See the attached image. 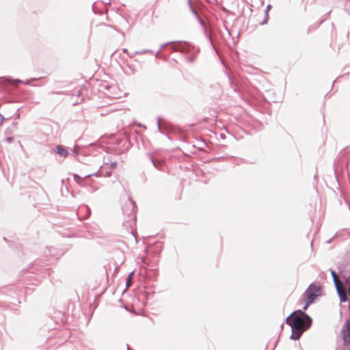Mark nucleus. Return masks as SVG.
<instances>
[{
    "label": "nucleus",
    "mask_w": 350,
    "mask_h": 350,
    "mask_svg": "<svg viewBox=\"0 0 350 350\" xmlns=\"http://www.w3.org/2000/svg\"><path fill=\"white\" fill-rule=\"evenodd\" d=\"M188 3L189 5V7H190V9H191L192 13H193L196 16L198 17L197 12L196 11V10L192 6L191 0H188Z\"/></svg>",
    "instance_id": "obj_10"
},
{
    "label": "nucleus",
    "mask_w": 350,
    "mask_h": 350,
    "mask_svg": "<svg viewBox=\"0 0 350 350\" xmlns=\"http://www.w3.org/2000/svg\"><path fill=\"white\" fill-rule=\"evenodd\" d=\"M187 59L190 62H192L193 61V57H189Z\"/></svg>",
    "instance_id": "obj_18"
},
{
    "label": "nucleus",
    "mask_w": 350,
    "mask_h": 350,
    "mask_svg": "<svg viewBox=\"0 0 350 350\" xmlns=\"http://www.w3.org/2000/svg\"><path fill=\"white\" fill-rule=\"evenodd\" d=\"M286 322L291 327V339L298 340L303 332L310 326L312 319L306 313L299 310L297 312H294L288 316Z\"/></svg>",
    "instance_id": "obj_1"
},
{
    "label": "nucleus",
    "mask_w": 350,
    "mask_h": 350,
    "mask_svg": "<svg viewBox=\"0 0 350 350\" xmlns=\"http://www.w3.org/2000/svg\"><path fill=\"white\" fill-rule=\"evenodd\" d=\"M133 273V272H131V273L129 274V277H128V278H127V281H126V286H130L131 285V277H132Z\"/></svg>",
    "instance_id": "obj_11"
},
{
    "label": "nucleus",
    "mask_w": 350,
    "mask_h": 350,
    "mask_svg": "<svg viewBox=\"0 0 350 350\" xmlns=\"http://www.w3.org/2000/svg\"><path fill=\"white\" fill-rule=\"evenodd\" d=\"M304 295L306 297V301L303 309L306 310L309 305L314 301L315 298L321 295L320 286L310 284L305 291Z\"/></svg>",
    "instance_id": "obj_2"
},
{
    "label": "nucleus",
    "mask_w": 350,
    "mask_h": 350,
    "mask_svg": "<svg viewBox=\"0 0 350 350\" xmlns=\"http://www.w3.org/2000/svg\"><path fill=\"white\" fill-rule=\"evenodd\" d=\"M122 211L124 214L135 219L136 210L135 202L131 199H128L127 202L122 206Z\"/></svg>",
    "instance_id": "obj_5"
},
{
    "label": "nucleus",
    "mask_w": 350,
    "mask_h": 350,
    "mask_svg": "<svg viewBox=\"0 0 350 350\" xmlns=\"http://www.w3.org/2000/svg\"><path fill=\"white\" fill-rule=\"evenodd\" d=\"M342 337L345 344H350V320L347 323L346 329L342 331Z\"/></svg>",
    "instance_id": "obj_6"
},
{
    "label": "nucleus",
    "mask_w": 350,
    "mask_h": 350,
    "mask_svg": "<svg viewBox=\"0 0 350 350\" xmlns=\"http://www.w3.org/2000/svg\"><path fill=\"white\" fill-rule=\"evenodd\" d=\"M127 52V50L126 49H123V53H126Z\"/></svg>",
    "instance_id": "obj_21"
},
{
    "label": "nucleus",
    "mask_w": 350,
    "mask_h": 350,
    "mask_svg": "<svg viewBox=\"0 0 350 350\" xmlns=\"http://www.w3.org/2000/svg\"><path fill=\"white\" fill-rule=\"evenodd\" d=\"M346 283L349 284L348 293L350 295V276L346 280Z\"/></svg>",
    "instance_id": "obj_13"
},
{
    "label": "nucleus",
    "mask_w": 350,
    "mask_h": 350,
    "mask_svg": "<svg viewBox=\"0 0 350 350\" xmlns=\"http://www.w3.org/2000/svg\"><path fill=\"white\" fill-rule=\"evenodd\" d=\"M151 161H152V163H153L154 166L155 167L158 168V166H157V163H155L154 160L152 158L151 159Z\"/></svg>",
    "instance_id": "obj_17"
},
{
    "label": "nucleus",
    "mask_w": 350,
    "mask_h": 350,
    "mask_svg": "<svg viewBox=\"0 0 350 350\" xmlns=\"http://www.w3.org/2000/svg\"><path fill=\"white\" fill-rule=\"evenodd\" d=\"M6 139L8 142H10L12 139V137H8Z\"/></svg>",
    "instance_id": "obj_19"
},
{
    "label": "nucleus",
    "mask_w": 350,
    "mask_h": 350,
    "mask_svg": "<svg viewBox=\"0 0 350 350\" xmlns=\"http://www.w3.org/2000/svg\"><path fill=\"white\" fill-rule=\"evenodd\" d=\"M57 153L62 157H66L68 154V152L67 149L62 146H57Z\"/></svg>",
    "instance_id": "obj_7"
},
{
    "label": "nucleus",
    "mask_w": 350,
    "mask_h": 350,
    "mask_svg": "<svg viewBox=\"0 0 350 350\" xmlns=\"http://www.w3.org/2000/svg\"><path fill=\"white\" fill-rule=\"evenodd\" d=\"M110 166H111V169H114L117 166V163L116 162H112V163H110Z\"/></svg>",
    "instance_id": "obj_14"
},
{
    "label": "nucleus",
    "mask_w": 350,
    "mask_h": 350,
    "mask_svg": "<svg viewBox=\"0 0 350 350\" xmlns=\"http://www.w3.org/2000/svg\"><path fill=\"white\" fill-rule=\"evenodd\" d=\"M146 53H152V51L149 50V49H145V50H143L142 51H136V52H135L134 54H144Z\"/></svg>",
    "instance_id": "obj_12"
},
{
    "label": "nucleus",
    "mask_w": 350,
    "mask_h": 350,
    "mask_svg": "<svg viewBox=\"0 0 350 350\" xmlns=\"http://www.w3.org/2000/svg\"><path fill=\"white\" fill-rule=\"evenodd\" d=\"M157 127L159 131H161V120L160 118L158 119L157 121Z\"/></svg>",
    "instance_id": "obj_15"
},
{
    "label": "nucleus",
    "mask_w": 350,
    "mask_h": 350,
    "mask_svg": "<svg viewBox=\"0 0 350 350\" xmlns=\"http://www.w3.org/2000/svg\"><path fill=\"white\" fill-rule=\"evenodd\" d=\"M270 7H271V5H268L267 7V10H268L270 8Z\"/></svg>",
    "instance_id": "obj_20"
},
{
    "label": "nucleus",
    "mask_w": 350,
    "mask_h": 350,
    "mask_svg": "<svg viewBox=\"0 0 350 350\" xmlns=\"http://www.w3.org/2000/svg\"><path fill=\"white\" fill-rule=\"evenodd\" d=\"M172 43H175V41H172V42H167V43H165V44H161V47H160V50L156 53L155 56L157 57L159 54V53L160 52V51L163 49L164 47H165L166 46L169 45V44H171Z\"/></svg>",
    "instance_id": "obj_9"
},
{
    "label": "nucleus",
    "mask_w": 350,
    "mask_h": 350,
    "mask_svg": "<svg viewBox=\"0 0 350 350\" xmlns=\"http://www.w3.org/2000/svg\"><path fill=\"white\" fill-rule=\"evenodd\" d=\"M3 120H4V118L3 117V116H1L0 114V125H1L3 124Z\"/></svg>",
    "instance_id": "obj_16"
},
{
    "label": "nucleus",
    "mask_w": 350,
    "mask_h": 350,
    "mask_svg": "<svg viewBox=\"0 0 350 350\" xmlns=\"http://www.w3.org/2000/svg\"><path fill=\"white\" fill-rule=\"evenodd\" d=\"M331 274L336 286L337 293L339 296L340 302H346L348 300L347 289L342 282H340L334 270H331Z\"/></svg>",
    "instance_id": "obj_3"
},
{
    "label": "nucleus",
    "mask_w": 350,
    "mask_h": 350,
    "mask_svg": "<svg viewBox=\"0 0 350 350\" xmlns=\"http://www.w3.org/2000/svg\"><path fill=\"white\" fill-rule=\"evenodd\" d=\"M172 50L175 52H180L182 53H189L193 46L189 42L185 41H175L172 44Z\"/></svg>",
    "instance_id": "obj_4"
},
{
    "label": "nucleus",
    "mask_w": 350,
    "mask_h": 350,
    "mask_svg": "<svg viewBox=\"0 0 350 350\" xmlns=\"http://www.w3.org/2000/svg\"><path fill=\"white\" fill-rule=\"evenodd\" d=\"M91 176H92V174H87L84 176V178H82L80 176H79L78 174H75L73 177H74V180L76 183H77L78 184H80V183L85 178H88V177H90ZM93 176H98V172H95L94 174H93Z\"/></svg>",
    "instance_id": "obj_8"
},
{
    "label": "nucleus",
    "mask_w": 350,
    "mask_h": 350,
    "mask_svg": "<svg viewBox=\"0 0 350 350\" xmlns=\"http://www.w3.org/2000/svg\"><path fill=\"white\" fill-rule=\"evenodd\" d=\"M127 350H129V346H127Z\"/></svg>",
    "instance_id": "obj_22"
}]
</instances>
